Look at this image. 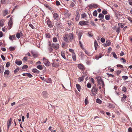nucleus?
<instances>
[{"label":"nucleus","mask_w":132,"mask_h":132,"mask_svg":"<svg viewBox=\"0 0 132 132\" xmlns=\"http://www.w3.org/2000/svg\"><path fill=\"white\" fill-rule=\"evenodd\" d=\"M98 91V89L96 85H94L93 87L91 90L94 96H95Z\"/></svg>","instance_id":"nucleus-1"},{"label":"nucleus","mask_w":132,"mask_h":132,"mask_svg":"<svg viewBox=\"0 0 132 132\" xmlns=\"http://www.w3.org/2000/svg\"><path fill=\"white\" fill-rule=\"evenodd\" d=\"M59 60L58 59L54 60L53 61V63L52 64L53 66L55 67H58L59 65V63L58 62Z\"/></svg>","instance_id":"nucleus-2"},{"label":"nucleus","mask_w":132,"mask_h":132,"mask_svg":"<svg viewBox=\"0 0 132 132\" xmlns=\"http://www.w3.org/2000/svg\"><path fill=\"white\" fill-rule=\"evenodd\" d=\"M43 61L44 63L46 65L49 66L50 64V63L48 60L46 59L45 57H43Z\"/></svg>","instance_id":"nucleus-3"},{"label":"nucleus","mask_w":132,"mask_h":132,"mask_svg":"<svg viewBox=\"0 0 132 132\" xmlns=\"http://www.w3.org/2000/svg\"><path fill=\"white\" fill-rule=\"evenodd\" d=\"M98 83L97 86L98 85H101L104 81L100 77H96Z\"/></svg>","instance_id":"nucleus-4"},{"label":"nucleus","mask_w":132,"mask_h":132,"mask_svg":"<svg viewBox=\"0 0 132 132\" xmlns=\"http://www.w3.org/2000/svg\"><path fill=\"white\" fill-rule=\"evenodd\" d=\"M52 47L55 49L57 50L59 48V45L57 43H53Z\"/></svg>","instance_id":"nucleus-5"},{"label":"nucleus","mask_w":132,"mask_h":132,"mask_svg":"<svg viewBox=\"0 0 132 132\" xmlns=\"http://www.w3.org/2000/svg\"><path fill=\"white\" fill-rule=\"evenodd\" d=\"M12 19L13 18H10V20L8 23V25L10 26L9 28V29H10L11 28V26L13 24Z\"/></svg>","instance_id":"nucleus-6"},{"label":"nucleus","mask_w":132,"mask_h":132,"mask_svg":"<svg viewBox=\"0 0 132 132\" xmlns=\"http://www.w3.org/2000/svg\"><path fill=\"white\" fill-rule=\"evenodd\" d=\"M98 5L95 4H90L88 6L89 8L92 9L93 8H96L98 6Z\"/></svg>","instance_id":"nucleus-7"},{"label":"nucleus","mask_w":132,"mask_h":132,"mask_svg":"<svg viewBox=\"0 0 132 132\" xmlns=\"http://www.w3.org/2000/svg\"><path fill=\"white\" fill-rule=\"evenodd\" d=\"M88 23V22L84 21H80L79 22V24L81 26H83L87 24Z\"/></svg>","instance_id":"nucleus-8"},{"label":"nucleus","mask_w":132,"mask_h":132,"mask_svg":"<svg viewBox=\"0 0 132 132\" xmlns=\"http://www.w3.org/2000/svg\"><path fill=\"white\" fill-rule=\"evenodd\" d=\"M15 63L17 65H20L22 63V61L19 59H16L15 61Z\"/></svg>","instance_id":"nucleus-9"},{"label":"nucleus","mask_w":132,"mask_h":132,"mask_svg":"<svg viewBox=\"0 0 132 132\" xmlns=\"http://www.w3.org/2000/svg\"><path fill=\"white\" fill-rule=\"evenodd\" d=\"M69 38V34H68L65 35L64 38V40L67 43L69 42L68 38Z\"/></svg>","instance_id":"nucleus-10"},{"label":"nucleus","mask_w":132,"mask_h":132,"mask_svg":"<svg viewBox=\"0 0 132 132\" xmlns=\"http://www.w3.org/2000/svg\"><path fill=\"white\" fill-rule=\"evenodd\" d=\"M115 13L117 18L118 19H119L120 18V16L121 15L119 13V12L118 11H115Z\"/></svg>","instance_id":"nucleus-11"},{"label":"nucleus","mask_w":132,"mask_h":132,"mask_svg":"<svg viewBox=\"0 0 132 132\" xmlns=\"http://www.w3.org/2000/svg\"><path fill=\"white\" fill-rule=\"evenodd\" d=\"M47 24L49 27L51 28L53 27V25L52 24L50 20H47Z\"/></svg>","instance_id":"nucleus-12"},{"label":"nucleus","mask_w":132,"mask_h":132,"mask_svg":"<svg viewBox=\"0 0 132 132\" xmlns=\"http://www.w3.org/2000/svg\"><path fill=\"white\" fill-rule=\"evenodd\" d=\"M98 17L100 19V20L102 21H104L102 20L103 19L104 17V15L102 13L99 14Z\"/></svg>","instance_id":"nucleus-13"},{"label":"nucleus","mask_w":132,"mask_h":132,"mask_svg":"<svg viewBox=\"0 0 132 132\" xmlns=\"http://www.w3.org/2000/svg\"><path fill=\"white\" fill-rule=\"evenodd\" d=\"M53 15L54 19L57 20L58 18L59 17L58 14L56 13H54Z\"/></svg>","instance_id":"nucleus-14"},{"label":"nucleus","mask_w":132,"mask_h":132,"mask_svg":"<svg viewBox=\"0 0 132 132\" xmlns=\"http://www.w3.org/2000/svg\"><path fill=\"white\" fill-rule=\"evenodd\" d=\"M48 49L50 53L53 50V49L52 47V45L51 43H50L48 46Z\"/></svg>","instance_id":"nucleus-15"},{"label":"nucleus","mask_w":132,"mask_h":132,"mask_svg":"<svg viewBox=\"0 0 132 132\" xmlns=\"http://www.w3.org/2000/svg\"><path fill=\"white\" fill-rule=\"evenodd\" d=\"M85 76H82L81 77H79L78 79V80L79 82L82 81L84 80V78Z\"/></svg>","instance_id":"nucleus-16"},{"label":"nucleus","mask_w":132,"mask_h":132,"mask_svg":"<svg viewBox=\"0 0 132 132\" xmlns=\"http://www.w3.org/2000/svg\"><path fill=\"white\" fill-rule=\"evenodd\" d=\"M11 122H12V119L11 118H10V119L9 123H7V129H8L9 128L10 126L11 125Z\"/></svg>","instance_id":"nucleus-17"},{"label":"nucleus","mask_w":132,"mask_h":132,"mask_svg":"<svg viewBox=\"0 0 132 132\" xmlns=\"http://www.w3.org/2000/svg\"><path fill=\"white\" fill-rule=\"evenodd\" d=\"M69 37L70 40H72L74 38L73 35V33H70L69 35Z\"/></svg>","instance_id":"nucleus-18"},{"label":"nucleus","mask_w":132,"mask_h":132,"mask_svg":"<svg viewBox=\"0 0 132 132\" xmlns=\"http://www.w3.org/2000/svg\"><path fill=\"white\" fill-rule=\"evenodd\" d=\"M4 70V67L2 65H0V73H3Z\"/></svg>","instance_id":"nucleus-19"},{"label":"nucleus","mask_w":132,"mask_h":132,"mask_svg":"<svg viewBox=\"0 0 132 132\" xmlns=\"http://www.w3.org/2000/svg\"><path fill=\"white\" fill-rule=\"evenodd\" d=\"M78 67L79 69L81 70H83L84 69V67L82 64H78Z\"/></svg>","instance_id":"nucleus-20"},{"label":"nucleus","mask_w":132,"mask_h":132,"mask_svg":"<svg viewBox=\"0 0 132 132\" xmlns=\"http://www.w3.org/2000/svg\"><path fill=\"white\" fill-rule=\"evenodd\" d=\"M76 87L78 91L79 92H80L81 88V87L80 85L78 84H76Z\"/></svg>","instance_id":"nucleus-21"},{"label":"nucleus","mask_w":132,"mask_h":132,"mask_svg":"<svg viewBox=\"0 0 132 132\" xmlns=\"http://www.w3.org/2000/svg\"><path fill=\"white\" fill-rule=\"evenodd\" d=\"M72 57L74 61H75L76 60V55L75 53H73L72 54Z\"/></svg>","instance_id":"nucleus-22"},{"label":"nucleus","mask_w":132,"mask_h":132,"mask_svg":"<svg viewBox=\"0 0 132 132\" xmlns=\"http://www.w3.org/2000/svg\"><path fill=\"white\" fill-rule=\"evenodd\" d=\"M123 96L122 98L121 99V101L122 102L124 100H126L127 97V96L124 94L123 95Z\"/></svg>","instance_id":"nucleus-23"},{"label":"nucleus","mask_w":132,"mask_h":132,"mask_svg":"<svg viewBox=\"0 0 132 132\" xmlns=\"http://www.w3.org/2000/svg\"><path fill=\"white\" fill-rule=\"evenodd\" d=\"M9 13L8 11L6 10H4L3 11V15L4 16H5Z\"/></svg>","instance_id":"nucleus-24"},{"label":"nucleus","mask_w":132,"mask_h":132,"mask_svg":"<svg viewBox=\"0 0 132 132\" xmlns=\"http://www.w3.org/2000/svg\"><path fill=\"white\" fill-rule=\"evenodd\" d=\"M4 19H1L0 21V26L1 27H2L4 25Z\"/></svg>","instance_id":"nucleus-25"},{"label":"nucleus","mask_w":132,"mask_h":132,"mask_svg":"<svg viewBox=\"0 0 132 132\" xmlns=\"http://www.w3.org/2000/svg\"><path fill=\"white\" fill-rule=\"evenodd\" d=\"M61 55L62 57L64 59H66V57L65 56V54L64 52L62 51L61 52Z\"/></svg>","instance_id":"nucleus-26"},{"label":"nucleus","mask_w":132,"mask_h":132,"mask_svg":"<svg viewBox=\"0 0 132 132\" xmlns=\"http://www.w3.org/2000/svg\"><path fill=\"white\" fill-rule=\"evenodd\" d=\"M110 17V16L109 15H106L105 16V19L107 20H109Z\"/></svg>","instance_id":"nucleus-27"},{"label":"nucleus","mask_w":132,"mask_h":132,"mask_svg":"<svg viewBox=\"0 0 132 132\" xmlns=\"http://www.w3.org/2000/svg\"><path fill=\"white\" fill-rule=\"evenodd\" d=\"M32 71L33 72L36 73H39V71L36 69H33L32 70Z\"/></svg>","instance_id":"nucleus-28"},{"label":"nucleus","mask_w":132,"mask_h":132,"mask_svg":"<svg viewBox=\"0 0 132 132\" xmlns=\"http://www.w3.org/2000/svg\"><path fill=\"white\" fill-rule=\"evenodd\" d=\"M87 16L86 14L85 13H83L81 15V18H84L86 17Z\"/></svg>","instance_id":"nucleus-29"},{"label":"nucleus","mask_w":132,"mask_h":132,"mask_svg":"<svg viewBox=\"0 0 132 132\" xmlns=\"http://www.w3.org/2000/svg\"><path fill=\"white\" fill-rule=\"evenodd\" d=\"M93 15L94 16H96L97 14V13L96 10H95L93 12Z\"/></svg>","instance_id":"nucleus-30"},{"label":"nucleus","mask_w":132,"mask_h":132,"mask_svg":"<svg viewBox=\"0 0 132 132\" xmlns=\"http://www.w3.org/2000/svg\"><path fill=\"white\" fill-rule=\"evenodd\" d=\"M37 69L40 70H42L43 69V68L42 67V65H38L37 67Z\"/></svg>","instance_id":"nucleus-31"},{"label":"nucleus","mask_w":132,"mask_h":132,"mask_svg":"<svg viewBox=\"0 0 132 132\" xmlns=\"http://www.w3.org/2000/svg\"><path fill=\"white\" fill-rule=\"evenodd\" d=\"M82 35V33L81 32H79L78 34V38L79 40H80Z\"/></svg>","instance_id":"nucleus-32"},{"label":"nucleus","mask_w":132,"mask_h":132,"mask_svg":"<svg viewBox=\"0 0 132 132\" xmlns=\"http://www.w3.org/2000/svg\"><path fill=\"white\" fill-rule=\"evenodd\" d=\"M106 43L107 45H106L108 46H109L111 44L110 42V41L109 40H108L106 41Z\"/></svg>","instance_id":"nucleus-33"},{"label":"nucleus","mask_w":132,"mask_h":132,"mask_svg":"<svg viewBox=\"0 0 132 132\" xmlns=\"http://www.w3.org/2000/svg\"><path fill=\"white\" fill-rule=\"evenodd\" d=\"M10 72L8 70H6L4 72V74L5 75H8L9 74Z\"/></svg>","instance_id":"nucleus-34"},{"label":"nucleus","mask_w":132,"mask_h":132,"mask_svg":"<svg viewBox=\"0 0 132 132\" xmlns=\"http://www.w3.org/2000/svg\"><path fill=\"white\" fill-rule=\"evenodd\" d=\"M118 25L120 27L122 28H123L124 26V25L123 24L120 23H118Z\"/></svg>","instance_id":"nucleus-35"},{"label":"nucleus","mask_w":132,"mask_h":132,"mask_svg":"<svg viewBox=\"0 0 132 132\" xmlns=\"http://www.w3.org/2000/svg\"><path fill=\"white\" fill-rule=\"evenodd\" d=\"M79 44L80 46L81 47V48L82 49V50H84V48L83 47V46L82 45V44L81 41H79Z\"/></svg>","instance_id":"nucleus-36"},{"label":"nucleus","mask_w":132,"mask_h":132,"mask_svg":"<svg viewBox=\"0 0 132 132\" xmlns=\"http://www.w3.org/2000/svg\"><path fill=\"white\" fill-rule=\"evenodd\" d=\"M96 102L98 103H101L102 102V101L99 99L97 98L96 100Z\"/></svg>","instance_id":"nucleus-37"},{"label":"nucleus","mask_w":132,"mask_h":132,"mask_svg":"<svg viewBox=\"0 0 132 132\" xmlns=\"http://www.w3.org/2000/svg\"><path fill=\"white\" fill-rule=\"evenodd\" d=\"M15 48L14 47H10L9 48V50L11 51H13L15 50Z\"/></svg>","instance_id":"nucleus-38"},{"label":"nucleus","mask_w":132,"mask_h":132,"mask_svg":"<svg viewBox=\"0 0 132 132\" xmlns=\"http://www.w3.org/2000/svg\"><path fill=\"white\" fill-rule=\"evenodd\" d=\"M122 77V79L124 80H126L128 78V77L127 76H123Z\"/></svg>","instance_id":"nucleus-39"},{"label":"nucleus","mask_w":132,"mask_h":132,"mask_svg":"<svg viewBox=\"0 0 132 132\" xmlns=\"http://www.w3.org/2000/svg\"><path fill=\"white\" fill-rule=\"evenodd\" d=\"M112 54L113 55V56L116 59H117V55L114 52H113L112 53Z\"/></svg>","instance_id":"nucleus-40"},{"label":"nucleus","mask_w":132,"mask_h":132,"mask_svg":"<svg viewBox=\"0 0 132 132\" xmlns=\"http://www.w3.org/2000/svg\"><path fill=\"white\" fill-rule=\"evenodd\" d=\"M16 37L18 39L20 37V35L19 33H17L16 34Z\"/></svg>","instance_id":"nucleus-41"},{"label":"nucleus","mask_w":132,"mask_h":132,"mask_svg":"<svg viewBox=\"0 0 132 132\" xmlns=\"http://www.w3.org/2000/svg\"><path fill=\"white\" fill-rule=\"evenodd\" d=\"M53 40L54 42H56L57 41V38L56 37H54V38H53Z\"/></svg>","instance_id":"nucleus-42"},{"label":"nucleus","mask_w":132,"mask_h":132,"mask_svg":"<svg viewBox=\"0 0 132 132\" xmlns=\"http://www.w3.org/2000/svg\"><path fill=\"white\" fill-rule=\"evenodd\" d=\"M61 23H60L57 22L56 24V26H57V27H59L61 26Z\"/></svg>","instance_id":"nucleus-43"},{"label":"nucleus","mask_w":132,"mask_h":132,"mask_svg":"<svg viewBox=\"0 0 132 132\" xmlns=\"http://www.w3.org/2000/svg\"><path fill=\"white\" fill-rule=\"evenodd\" d=\"M122 90L124 92H126L127 90L126 87L125 86L123 87L122 88Z\"/></svg>","instance_id":"nucleus-44"},{"label":"nucleus","mask_w":132,"mask_h":132,"mask_svg":"<svg viewBox=\"0 0 132 132\" xmlns=\"http://www.w3.org/2000/svg\"><path fill=\"white\" fill-rule=\"evenodd\" d=\"M87 87L88 88H90L91 87V85L90 84L88 83L86 85Z\"/></svg>","instance_id":"nucleus-45"},{"label":"nucleus","mask_w":132,"mask_h":132,"mask_svg":"<svg viewBox=\"0 0 132 132\" xmlns=\"http://www.w3.org/2000/svg\"><path fill=\"white\" fill-rule=\"evenodd\" d=\"M27 76L29 78H31L32 77V76L30 73H27Z\"/></svg>","instance_id":"nucleus-46"},{"label":"nucleus","mask_w":132,"mask_h":132,"mask_svg":"<svg viewBox=\"0 0 132 132\" xmlns=\"http://www.w3.org/2000/svg\"><path fill=\"white\" fill-rule=\"evenodd\" d=\"M102 13L103 14L105 15L108 13V12L106 10H103L102 11Z\"/></svg>","instance_id":"nucleus-47"},{"label":"nucleus","mask_w":132,"mask_h":132,"mask_svg":"<svg viewBox=\"0 0 132 132\" xmlns=\"http://www.w3.org/2000/svg\"><path fill=\"white\" fill-rule=\"evenodd\" d=\"M28 68V66L27 65H24L22 67V69H26Z\"/></svg>","instance_id":"nucleus-48"},{"label":"nucleus","mask_w":132,"mask_h":132,"mask_svg":"<svg viewBox=\"0 0 132 132\" xmlns=\"http://www.w3.org/2000/svg\"><path fill=\"white\" fill-rule=\"evenodd\" d=\"M19 68H17L14 71V73H16L19 70Z\"/></svg>","instance_id":"nucleus-49"},{"label":"nucleus","mask_w":132,"mask_h":132,"mask_svg":"<svg viewBox=\"0 0 132 132\" xmlns=\"http://www.w3.org/2000/svg\"><path fill=\"white\" fill-rule=\"evenodd\" d=\"M108 107H109L111 108H114L115 107L114 105H113L110 104H109Z\"/></svg>","instance_id":"nucleus-50"},{"label":"nucleus","mask_w":132,"mask_h":132,"mask_svg":"<svg viewBox=\"0 0 132 132\" xmlns=\"http://www.w3.org/2000/svg\"><path fill=\"white\" fill-rule=\"evenodd\" d=\"M83 50L84 51V52L86 54L88 55H89L90 54V53L89 52H88L87 50H85V49L84 50Z\"/></svg>","instance_id":"nucleus-51"},{"label":"nucleus","mask_w":132,"mask_h":132,"mask_svg":"<svg viewBox=\"0 0 132 132\" xmlns=\"http://www.w3.org/2000/svg\"><path fill=\"white\" fill-rule=\"evenodd\" d=\"M65 16L67 18L69 17L70 16V14L68 13H66L65 14Z\"/></svg>","instance_id":"nucleus-52"},{"label":"nucleus","mask_w":132,"mask_h":132,"mask_svg":"<svg viewBox=\"0 0 132 132\" xmlns=\"http://www.w3.org/2000/svg\"><path fill=\"white\" fill-rule=\"evenodd\" d=\"M120 27H118L117 29L116 32L118 34L119 32L120 31Z\"/></svg>","instance_id":"nucleus-53"},{"label":"nucleus","mask_w":132,"mask_h":132,"mask_svg":"<svg viewBox=\"0 0 132 132\" xmlns=\"http://www.w3.org/2000/svg\"><path fill=\"white\" fill-rule=\"evenodd\" d=\"M107 75L108 76V77H114V76L113 75H112L111 74H110L109 73H107Z\"/></svg>","instance_id":"nucleus-54"},{"label":"nucleus","mask_w":132,"mask_h":132,"mask_svg":"<svg viewBox=\"0 0 132 132\" xmlns=\"http://www.w3.org/2000/svg\"><path fill=\"white\" fill-rule=\"evenodd\" d=\"M127 18L132 23V18L128 16Z\"/></svg>","instance_id":"nucleus-55"},{"label":"nucleus","mask_w":132,"mask_h":132,"mask_svg":"<svg viewBox=\"0 0 132 132\" xmlns=\"http://www.w3.org/2000/svg\"><path fill=\"white\" fill-rule=\"evenodd\" d=\"M32 55L34 57H35L37 56V54H36L34 53L33 52H32Z\"/></svg>","instance_id":"nucleus-56"},{"label":"nucleus","mask_w":132,"mask_h":132,"mask_svg":"<svg viewBox=\"0 0 132 132\" xmlns=\"http://www.w3.org/2000/svg\"><path fill=\"white\" fill-rule=\"evenodd\" d=\"M10 63L9 62H7L6 64V66L7 67H8L10 66Z\"/></svg>","instance_id":"nucleus-57"},{"label":"nucleus","mask_w":132,"mask_h":132,"mask_svg":"<svg viewBox=\"0 0 132 132\" xmlns=\"http://www.w3.org/2000/svg\"><path fill=\"white\" fill-rule=\"evenodd\" d=\"M75 6V4L73 2H72L70 4V6L72 7H73Z\"/></svg>","instance_id":"nucleus-58"},{"label":"nucleus","mask_w":132,"mask_h":132,"mask_svg":"<svg viewBox=\"0 0 132 132\" xmlns=\"http://www.w3.org/2000/svg\"><path fill=\"white\" fill-rule=\"evenodd\" d=\"M1 57L2 59L3 60V61H5V58L4 56H3V55H2L1 56Z\"/></svg>","instance_id":"nucleus-59"},{"label":"nucleus","mask_w":132,"mask_h":132,"mask_svg":"<svg viewBox=\"0 0 132 132\" xmlns=\"http://www.w3.org/2000/svg\"><path fill=\"white\" fill-rule=\"evenodd\" d=\"M121 60L122 61V62L123 63H125L126 60L123 58H122L121 59Z\"/></svg>","instance_id":"nucleus-60"},{"label":"nucleus","mask_w":132,"mask_h":132,"mask_svg":"<svg viewBox=\"0 0 132 132\" xmlns=\"http://www.w3.org/2000/svg\"><path fill=\"white\" fill-rule=\"evenodd\" d=\"M47 81L49 82L48 83H51L52 82V81L51 79L50 78H48V79Z\"/></svg>","instance_id":"nucleus-61"},{"label":"nucleus","mask_w":132,"mask_h":132,"mask_svg":"<svg viewBox=\"0 0 132 132\" xmlns=\"http://www.w3.org/2000/svg\"><path fill=\"white\" fill-rule=\"evenodd\" d=\"M56 4L57 6H58L60 5V3L59 2V1H56Z\"/></svg>","instance_id":"nucleus-62"},{"label":"nucleus","mask_w":132,"mask_h":132,"mask_svg":"<svg viewBox=\"0 0 132 132\" xmlns=\"http://www.w3.org/2000/svg\"><path fill=\"white\" fill-rule=\"evenodd\" d=\"M88 103V101L87 100L86 98L85 100V105H87Z\"/></svg>","instance_id":"nucleus-63"},{"label":"nucleus","mask_w":132,"mask_h":132,"mask_svg":"<svg viewBox=\"0 0 132 132\" xmlns=\"http://www.w3.org/2000/svg\"><path fill=\"white\" fill-rule=\"evenodd\" d=\"M128 131L129 132H132V129L131 127H129L128 129Z\"/></svg>","instance_id":"nucleus-64"}]
</instances>
